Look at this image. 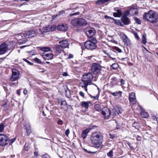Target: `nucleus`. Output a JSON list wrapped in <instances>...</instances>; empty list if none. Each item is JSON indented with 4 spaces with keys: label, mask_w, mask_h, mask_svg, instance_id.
I'll list each match as a JSON object with an SVG mask.
<instances>
[{
    "label": "nucleus",
    "mask_w": 158,
    "mask_h": 158,
    "mask_svg": "<svg viewBox=\"0 0 158 158\" xmlns=\"http://www.w3.org/2000/svg\"><path fill=\"white\" fill-rule=\"evenodd\" d=\"M90 139L94 147L98 149L101 145L103 140V136L100 132L97 131L93 133L91 135Z\"/></svg>",
    "instance_id": "1"
},
{
    "label": "nucleus",
    "mask_w": 158,
    "mask_h": 158,
    "mask_svg": "<svg viewBox=\"0 0 158 158\" xmlns=\"http://www.w3.org/2000/svg\"><path fill=\"white\" fill-rule=\"evenodd\" d=\"M143 17L146 20H148L149 19L157 20L158 19V14L157 13L153 11L150 10L147 13L145 14Z\"/></svg>",
    "instance_id": "2"
},
{
    "label": "nucleus",
    "mask_w": 158,
    "mask_h": 158,
    "mask_svg": "<svg viewBox=\"0 0 158 158\" xmlns=\"http://www.w3.org/2000/svg\"><path fill=\"white\" fill-rule=\"evenodd\" d=\"M10 142L9 137L3 134H0V146L1 147L7 145Z\"/></svg>",
    "instance_id": "3"
},
{
    "label": "nucleus",
    "mask_w": 158,
    "mask_h": 158,
    "mask_svg": "<svg viewBox=\"0 0 158 158\" xmlns=\"http://www.w3.org/2000/svg\"><path fill=\"white\" fill-rule=\"evenodd\" d=\"M102 67L101 65L98 63H93L92 65L91 71L94 74H97L101 71Z\"/></svg>",
    "instance_id": "4"
},
{
    "label": "nucleus",
    "mask_w": 158,
    "mask_h": 158,
    "mask_svg": "<svg viewBox=\"0 0 158 158\" xmlns=\"http://www.w3.org/2000/svg\"><path fill=\"white\" fill-rule=\"evenodd\" d=\"M85 47L86 48L90 50H93L96 49L97 45L94 42H92L91 40H89L85 43Z\"/></svg>",
    "instance_id": "5"
},
{
    "label": "nucleus",
    "mask_w": 158,
    "mask_h": 158,
    "mask_svg": "<svg viewBox=\"0 0 158 158\" xmlns=\"http://www.w3.org/2000/svg\"><path fill=\"white\" fill-rule=\"evenodd\" d=\"M19 72L18 70L15 69H12V76L10 80L11 81H14L18 80L19 78Z\"/></svg>",
    "instance_id": "6"
},
{
    "label": "nucleus",
    "mask_w": 158,
    "mask_h": 158,
    "mask_svg": "<svg viewBox=\"0 0 158 158\" xmlns=\"http://www.w3.org/2000/svg\"><path fill=\"white\" fill-rule=\"evenodd\" d=\"M11 48L8 46L7 44L3 43L0 45V55H2L5 53L9 49Z\"/></svg>",
    "instance_id": "7"
},
{
    "label": "nucleus",
    "mask_w": 158,
    "mask_h": 158,
    "mask_svg": "<svg viewBox=\"0 0 158 158\" xmlns=\"http://www.w3.org/2000/svg\"><path fill=\"white\" fill-rule=\"evenodd\" d=\"M72 24L75 26H84L86 25V20H71Z\"/></svg>",
    "instance_id": "8"
},
{
    "label": "nucleus",
    "mask_w": 158,
    "mask_h": 158,
    "mask_svg": "<svg viewBox=\"0 0 158 158\" xmlns=\"http://www.w3.org/2000/svg\"><path fill=\"white\" fill-rule=\"evenodd\" d=\"M85 32L88 37H92L95 35L96 31L93 28L89 27L85 30Z\"/></svg>",
    "instance_id": "9"
},
{
    "label": "nucleus",
    "mask_w": 158,
    "mask_h": 158,
    "mask_svg": "<svg viewBox=\"0 0 158 158\" xmlns=\"http://www.w3.org/2000/svg\"><path fill=\"white\" fill-rule=\"evenodd\" d=\"M101 113L104 118H107L110 114V109L105 107L102 109Z\"/></svg>",
    "instance_id": "10"
},
{
    "label": "nucleus",
    "mask_w": 158,
    "mask_h": 158,
    "mask_svg": "<svg viewBox=\"0 0 158 158\" xmlns=\"http://www.w3.org/2000/svg\"><path fill=\"white\" fill-rule=\"evenodd\" d=\"M93 76L91 73H89L83 75L82 81L89 82L93 78Z\"/></svg>",
    "instance_id": "11"
},
{
    "label": "nucleus",
    "mask_w": 158,
    "mask_h": 158,
    "mask_svg": "<svg viewBox=\"0 0 158 158\" xmlns=\"http://www.w3.org/2000/svg\"><path fill=\"white\" fill-rule=\"evenodd\" d=\"M24 37L29 38H32L36 35V33L34 30H30L24 34Z\"/></svg>",
    "instance_id": "12"
},
{
    "label": "nucleus",
    "mask_w": 158,
    "mask_h": 158,
    "mask_svg": "<svg viewBox=\"0 0 158 158\" xmlns=\"http://www.w3.org/2000/svg\"><path fill=\"white\" fill-rule=\"evenodd\" d=\"M114 23L118 26L121 27L124 25L129 24L130 23V20H114Z\"/></svg>",
    "instance_id": "13"
},
{
    "label": "nucleus",
    "mask_w": 158,
    "mask_h": 158,
    "mask_svg": "<svg viewBox=\"0 0 158 158\" xmlns=\"http://www.w3.org/2000/svg\"><path fill=\"white\" fill-rule=\"evenodd\" d=\"M129 98L130 102L133 105H135L136 104L137 100L135 93L132 92L129 95Z\"/></svg>",
    "instance_id": "14"
},
{
    "label": "nucleus",
    "mask_w": 158,
    "mask_h": 158,
    "mask_svg": "<svg viewBox=\"0 0 158 158\" xmlns=\"http://www.w3.org/2000/svg\"><path fill=\"white\" fill-rule=\"evenodd\" d=\"M123 112V110L121 107L119 106H115L113 109V115H119Z\"/></svg>",
    "instance_id": "15"
},
{
    "label": "nucleus",
    "mask_w": 158,
    "mask_h": 158,
    "mask_svg": "<svg viewBox=\"0 0 158 158\" xmlns=\"http://www.w3.org/2000/svg\"><path fill=\"white\" fill-rule=\"evenodd\" d=\"M68 29V26L65 24H59L57 27V29L61 31H65Z\"/></svg>",
    "instance_id": "16"
},
{
    "label": "nucleus",
    "mask_w": 158,
    "mask_h": 158,
    "mask_svg": "<svg viewBox=\"0 0 158 158\" xmlns=\"http://www.w3.org/2000/svg\"><path fill=\"white\" fill-rule=\"evenodd\" d=\"M59 44H60V46L61 48H68L69 44L66 40H63L60 41Z\"/></svg>",
    "instance_id": "17"
},
{
    "label": "nucleus",
    "mask_w": 158,
    "mask_h": 158,
    "mask_svg": "<svg viewBox=\"0 0 158 158\" xmlns=\"http://www.w3.org/2000/svg\"><path fill=\"white\" fill-rule=\"evenodd\" d=\"M50 31V27L49 26H46L43 28L42 30L39 28L38 30V32L40 35H42L44 32H48Z\"/></svg>",
    "instance_id": "18"
},
{
    "label": "nucleus",
    "mask_w": 158,
    "mask_h": 158,
    "mask_svg": "<svg viewBox=\"0 0 158 158\" xmlns=\"http://www.w3.org/2000/svg\"><path fill=\"white\" fill-rule=\"evenodd\" d=\"M131 15H136L138 13V10L136 6L131 7L129 10Z\"/></svg>",
    "instance_id": "19"
},
{
    "label": "nucleus",
    "mask_w": 158,
    "mask_h": 158,
    "mask_svg": "<svg viewBox=\"0 0 158 158\" xmlns=\"http://www.w3.org/2000/svg\"><path fill=\"white\" fill-rule=\"evenodd\" d=\"M109 94H111L113 96L115 97L118 98H119L121 96L122 93V92L119 91L112 92L110 91H109Z\"/></svg>",
    "instance_id": "20"
},
{
    "label": "nucleus",
    "mask_w": 158,
    "mask_h": 158,
    "mask_svg": "<svg viewBox=\"0 0 158 158\" xmlns=\"http://www.w3.org/2000/svg\"><path fill=\"white\" fill-rule=\"evenodd\" d=\"M25 33L23 34H17L16 36L17 39L19 40V42L20 44H22L24 43H25L26 40H24L23 41L22 40V39L23 38L22 35H23L24 36V34Z\"/></svg>",
    "instance_id": "21"
},
{
    "label": "nucleus",
    "mask_w": 158,
    "mask_h": 158,
    "mask_svg": "<svg viewBox=\"0 0 158 158\" xmlns=\"http://www.w3.org/2000/svg\"><path fill=\"white\" fill-rule=\"evenodd\" d=\"M25 127L24 130H26L25 132L26 135H29L32 132L31 126L29 124H27L26 126H24Z\"/></svg>",
    "instance_id": "22"
},
{
    "label": "nucleus",
    "mask_w": 158,
    "mask_h": 158,
    "mask_svg": "<svg viewBox=\"0 0 158 158\" xmlns=\"http://www.w3.org/2000/svg\"><path fill=\"white\" fill-rule=\"evenodd\" d=\"M90 131V129L89 128H87L82 131L81 136L83 139H84L86 138Z\"/></svg>",
    "instance_id": "23"
},
{
    "label": "nucleus",
    "mask_w": 158,
    "mask_h": 158,
    "mask_svg": "<svg viewBox=\"0 0 158 158\" xmlns=\"http://www.w3.org/2000/svg\"><path fill=\"white\" fill-rule=\"evenodd\" d=\"M42 57L45 60H49L52 59L53 55L51 53L43 55Z\"/></svg>",
    "instance_id": "24"
},
{
    "label": "nucleus",
    "mask_w": 158,
    "mask_h": 158,
    "mask_svg": "<svg viewBox=\"0 0 158 158\" xmlns=\"http://www.w3.org/2000/svg\"><path fill=\"white\" fill-rule=\"evenodd\" d=\"M116 12H114L113 14V16L115 17H120L122 15V12L121 10L119 9L115 10Z\"/></svg>",
    "instance_id": "25"
},
{
    "label": "nucleus",
    "mask_w": 158,
    "mask_h": 158,
    "mask_svg": "<svg viewBox=\"0 0 158 158\" xmlns=\"http://www.w3.org/2000/svg\"><path fill=\"white\" fill-rule=\"evenodd\" d=\"M90 102H89L83 101L81 102V105L82 107L88 109L89 107V103L91 104Z\"/></svg>",
    "instance_id": "26"
},
{
    "label": "nucleus",
    "mask_w": 158,
    "mask_h": 158,
    "mask_svg": "<svg viewBox=\"0 0 158 158\" xmlns=\"http://www.w3.org/2000/svg\"><path fill=\"white\" fill-rule=\"evenodd\" d=\"M132 127L138 131L140 127L139 123L137 122H135L132 124Z\"/></svg>",
    "instance_id": "27"
},
{
    "label": "nucleus",
    "mask_w": 158,
    "mask_h": 158,
    "mask_svg": "<svg viewBox=\"0 0 158 158\" xmlns=\"http://www.w3.org/2000/svg\"><path fill=\"white\" fill-rule=\"evenodd\" d=\"M89 85V82L87 81H82L80 83V86L82 88L87 87Z\"/></svg>",
    "instance_id": "28"
},
{
    "label": "nucleus",
    "mask_w": 158,
    "mask_h": 158,
    "mask_svg": "<svg viewBox=\"0 0 158 158\" xmlns=\"http://www.w3.org/2000/svg\"><path fill=\"white\" fill-rule=\"evenodd\" d=\"M95 109L97 111H99L102 110L101 107L99 104H95L94 106Z\"/></svg>",
    "instance_id": "29"
},
{
    "label": "nucleus",
    "mask_w": 158,
    "mask_h": 158,
    "mask_svg": "<svg viewBox=\"0 0 158 158\" xmlns=\"http://www.w3.org/2000/svg\"><path fill=\"white\" fill-rule=\"evenodd\" d=\"M123 42L124 44L128 46H130L131 45V42L128 37L124 40Z\"/></svg>",
    "instance_id": "30"
},
{
    "label": "nucleus",
    "mask_w": 158,
    "mask_h": 158,
    "mask_svg": "<svg viewBox=\"0 0 158 158\" xmlns=\"http://www.w3.org/2000/svg\"><path fill=\"white\" fill-rule=\"evenodd\" d=\"M140 115L142 117L144 118H147L148 116V114L147 113L144 111H142L141 112Z\"/></svg>",
    "instance_id": "31"
},
{
    "label": "nucleus",
    "mask_w": 158,
    "mask_h": 158,
    "mask_svg": "<svg viewBox=\"0 0 158 158\" xmlns=\"http://www.w3.org/2000/svg\"><path fill=\"white\" fill-rule=\"evenodd\" d=\"M15 43L12 41H11L10 42L9 44H7L8 46H9L10 47H11V48H10V49H9L8 50H10L12 49H13L15 47Z\"/></svg>",
    "instance_id": "32"
},
{
    "label": "nucleus",
    "mask_w": 158,
    "mask_h": 158,
    "mask_svg": "<svg viewBox=\"0 0 158 158\" xmlns=\"http://www.w3.org/2000/svg\"><path fill=\"white\" fill-rule=\"evenodd\" d=\"M120 36H121L122 39H123V41L124 40L127 38V36L123 33L122 32L120 33Z\"/></svg>",
    "instance_id": "33"
},
{
    "label": "nucleus",
    "mask_w": 158,
    "mask_h": 158,
    "mask_svg": "<svg viewBox=\"0 0 158 158\" xmlns=\"http://www.w3.org/2000/svg\"><path fill=\"white\" fill-rule=\"evenodd\" d=\"M152 119L153 123H155L156 122L158 125V116H153Z\"/></svg>",
    "instance_id": "34"
},
{
    "label": "nucleus",
    "mask_w": 158,
    "mask_h": 158,
    "mask_svg": "<svg viewBox=\"0 0 158 158\" xmlns=\"http://www.w3.org/2000/svg\"><path fill=\"white\" fill-rule=\"evenodd\" d=\"M107 156L110 158H112L113 156V152L112 150L110 151L107 153Z\"/></svg>",
    "instance_id": "35"
},
{
    "label": "nucleus",
    "mask_w": 158,
    "mask_h": 158,
    "mask_svg": "<svg viewBox=\"0 0 158 158\" xmlns=\"http://www.w3.org/2000/svg\"><path fill=\"white\" fill-rule=\"evenodd\" d=\"M111 66L114 69H116L118 67V64L117 63H114L112 64Z\"/></svg>",
    "instance_id": "36"
},
{
    "label": "nucleus",
    "mask_w": 158,
    "mask_h": 158,
    "mask_svg": "<svg viewBox=\"0 0 158 158\" xmlns=\"http://www.w3.org/2000/svg\"><path fill=\"white\" fill-rule=\"evenodd\" d=\"M34 60L37 63L39 64H45V63H44V62H41V60H40L39 59L37 58H35L34 59Z\"/></svg>",
    "instance_id": "37"
},
{
    "label": "nucleus",
    "mask_w": 158,
    "mask_h": 158,
    "mask_svg": "<svg viewBox=\"0 0 158 158\" xmlns=\"http://www.w3.org/2000/svg\"><path fill=\"white\" fill-rule=\"evenodd\" d=\"M41 50L43 52H47L50 51V48L49 47H44L41 48Z\"/></svg>",
    "instance_id": "38"
},
{
    "label": "nucleus",
    "mask_w": 158,
    "mask_h": 158,
    "mask_svg": "<svg viewBox=\"0 0 158 158\" xmlns=\"http://www.w3.org/2000/svg\"><path fill=\"white\" fill-rule=\"evenodd\" d=\"M61 46H60V44L57 45L55 47L56 50L59 52H60L62 50V49H61Z\"/></svg>",
    "instance_id": "39"
},
{
    "label": "nucleus",
    "mask_w": 158,
    "mask_h": 158,
    "mask_svg": "<svg viewBox=\"0 0 158 158\" xmlns=\"http://www.w3.org/2000/svg\"><path fill=\"white\" fill-rule=\"evenodd\" d=\"M4 123H3L0 124V132H3L4 131Z\"/></svg>",
    "instance_id": "40"
},
{
    "label": "nucleus",
    "mask_w": 158,
    "mask_h": 158,
    "mask_svg": "<svg viewBox=\"0 0 158 158\" xmlns=\"http://www.w3.org/2000/svg\"><path fill=\"white\" fill-rule=\"evenodd\" d=\"M56 28H57V27L56 25H52L50 27V31L51 30L52 31H54L56 30Z\"/></svg>",
    "instance_id": "41"
},
{
    "label": "nucleus",
    "mask_w": 158,
    "mask_h": 158,
    "mask_svg": "<svg viewBox=\"0 0 158 158\" xmlns=\"http://www.w3.org/2000/svg\"><path fill=\"white\" fill-rule=\"evenodd\" d=\"M130 148L132 149H135L136 148V144L135 143H131Z\"/></svg>",
    "instance_id": "42"
},
{
    "label": "nucleus",
    "mask_w": 158,
    "mask_h": 158,
    "mask_svg": "<svg viewBox=\"0 0 158 158\" xmlns=\"http://www.w3.org/2000/svg\"><path fill=\"white\" fill-rule=\"evenodd\" d=\"M88 37L90 38L89 40H91L92 42H94L95 44L97 43V40L94 37H93V36H92V37Z\"/></svg>",
    "instance_id": "43"
},
{
    "label": "nucleus",
    "mask_w": 158,
    "mask_h": 158,
    "mask_svg": "<svg viewBox=\"0 0 158 158\" xmlns=\"http://www.w3.org/2000/svg\"><path fill=\"white\" fill-rule=\"evenodd\" d=\"M104 53L109 57L112 59V60H114V61H116V59L115 58H112L109 53L106 52H105Z\"/></svg>",
    "instance_id": "44"
},
{
    "label": "nucleus",
    "mask_w": 158,
    "mask_h": 158,
    "mask_svg": "<svg viewBox=\"0 0 158 158\" xmlns=\"http://www.w3.org/2000/svg\"><path fill=\"white\" fill-rule=\"evenodd\" d=\"M142 42L144 44H145L147 42L146 37L144 35L142 36Z\"/></svg>",
    "instance_id": "45"
},
{
    "label": "nucleus",
    "mask_w": 158,
    "mask_h": 158,
    "mask_svg": "<svg viewBox=\"0 0 158 158\" xmlns=\"http://www.w3.org/2000/svg\"><path fill=\"white\" fill-rule=\"evenodd\" d=\"M66 96L69 98H70L71 96L69 91L68 92L67 91H66Z\"/></svg>",
    "instance_id": "46"
},
{
    "label": "nucleus",
    "mask_w": 158,
    "mask_h": 158,
    "mask_svg": "<svg viewBox=\"0 0 158 158\" xmlns=\"http://www.w3.org/2000/svg\"><path fill=\"white\" fill-rule=\"evenodd\" d=\"M132 33L135 36V38L136 39H137V40H139V37L137 32H136L135 31H134L132 32Z\"/></svg>",
    "instance_id": "47"
},
{
    "label": "nucleus",
    "mask_w": 158,
    "mask_h": 158,
    "mask_svg": "<svg viewBox=\"0 0 158 158\" xmlns=\"http://www.w3.org/2000/svg\"><path fill=\"white\" fill-rule=\"evenodd\" d=\"M29 148V146L28 144H27V143H26L24 146V150L25 151H27V150H28Z\"/></svg>",
    "instance_id": "48"
},
{
    "label": "nucleus",
    "mask_w": 158,
    "mask_h": 158,
    "mask_svg": "<svg viewBox=\"0 0 158 158\" xmlns=\"http://www.w3.org/2000/svg\"><path fill=\"white\" fill-rule=\"evenodd\" d=\"M129 19L127 17V16H126L124 14L123 15L121 19V20H128Z\"/></svg>",
    "instance_id": "49"
},
{
    "label": "nucleus",
    "mask_w": 158,
    "mask_h": 158,
    "mask_svg": "<svg viewBox=\"0 0 158 158\" xmlns=\"http://www.w3.org/2000/svg\"><path fill=\"white\" fill-rule=\"evenodd\" d=\"M60 105L61 106L64 105V106H67V102L65 100L62 101L61 102Z\"/></svg>",
    "instance_id": "50"
},
{
    "label": "nucleus",
    "mask_w": 158,
    "mask_h": 158,
    "mask_svg": "<svg viewBox=\"0 0 158 158\" xmlns=\"http://www.w3.org/2000/svg\"><path fill=\"white\" fill-rule=\"evenodd\" d=\"M16 140V138L15 137L13 139H10V145L11 144L13 143Z\"/></svg>",
    "instance_id": "51"
},
{
    "label": "nucleus",
    "mask_w": 158,
    "mask_h": 158,
    "mask_svg": "<svg viewBox=\"0 0 158 158\" xmlns=\"http://www.w3.org/2000/svg\"><path fill=\"white\" fill-rule=\"evenodd\" d=\"M83 149L85 152H86L88 153H89V154L94 153L96 152H92L90 151H88L85 148H84Z\"/></svg>",
    "instance_id": "52"
},
{
    "label": "nucleus",
    "mask_w": 158,
    "mask_h": 158,
    "mask_svg": "<svg viewBox=\"0 0 158 158\" xmlns=\"http://www.w3.org/2000/svg\"><path fill=\"white\" fill-rule=\"evenodd\" d=\"M42 158H50V156L48 154L43 155L42 156Z\"/></svg>",
    "instance_id": "53"
},
{
    "label": "nucleus",
    "mask_w": 158,
    "mask_h": 158,
    "mask_svg": "<svg viewBox=\"0 0 158 158\" xmlns=\"http://www.w3.org/2000/svg\"><path fill=\"white\" fill-rule=\"evenodd\" d=\"M130 12L129 10H126L125 11L124 13V14L126 15V16H129V15H130Z\"/></svg>",
    "instance_id": "54"
},
{
    "label": "nucleus",
    "mask_w": 158,
    "mask_h": 158,
    "mask_svg": "<svg viewBox=\"0 0 158 158\" xmlns=\"http://www.w3.org/2000/svg\"><path fill=\"white\" fill-rule=\"evenodd\" d=\"M28 64H29L30 65H32L33 64V63H32L31 62H30L28 60H27L26 59H23Z\"/></svg>",
    "instance_id": "55"
},
{
    "label": "nucleus",
    "mask_w": 158,
    "mask_h": 158,
    "mask_svg": "<svg viewBox=\"0 0 158 158\" xmlns=\"http://www.w3.org/2000/svg\"><path fill=\"white\" fill-rule=\"evenodd\" d=\"M70 131L69 129H67L65 132V135L68 136L69 134Z\"/></svg>",
    "instance_id": "56"
},
{
    "label": "nucleus",
    "mask_w": 158,
    "mask_h": 158,
    "mask_svg": "<svg viewBox=\"0 0 158 158\" xmlns=\"http://www.w3.org/2000/svg\"><path fill=\"white\" fill-rule=\"evenodd\" d=\"M90 96L91 98H94L95 100H98V98L99 95H96V96H94V97H93L91 95H90Z\"/></svg>",
    "instance_id": "57"
},
{
    "label": "nucleus",
    "mask_w": 158,
    "mask_h": 158,
    "mask_svg": "<svg viewBox=\"0 0 158 158\" xmlns=\"http://www.w3.org/2000/svg\"><path fill=\"white\" fill-rule=\"evenodd\" d=\"M79 95L81 96V97H83L84 98L85 94L83 92H82L81 91H80L79 92Z\"/></svg>",
    "instance_id": "58"
},
{
    "label": "nucleus",
    "mask_w": 158,
    "mask_h": 158,
    "mask_svg": "<svg viewBox=\"0 0 158 158\" xmlns=\"http://www.w3.org/2000/svg\"><path fill=\"white\" fill-rule=\"evenodd\" d=\"M116 51H117L119 53H121L122 52L121 49L119 48H118L116 47Z\"/></svg>",
    "instance_id": "59"
},
{
    "label": "nucleus",
    "mask_w": 158,
    "mask_h": 158,
    "mask_svg": "<svg viewBox=\"0 0 158 158\" xmlns=\"http://www.w3.org/2000/svg\"><path fill=\"white\" fill-rule=\"evenodd\" d=\"M136 139L137 141H140L141 140V137L139 135H137Z\"/></svg>",
    "instance_id": "60"
},
{
    "label": "nucleus",
    "mask_w": 158,
    "mask_h": 158,
    "mask_svg": "<svg viewBox=\"0 0 158 158\" xmlns=\"http://www.w3.org/2000/svg\"><path fill=\"white\" fill-rule=\"evenodd\" d=\"M105 19H112L113 20H115L114 18H112L110 17H109V16H108L106 15H105Z\"/></svg>",
    "instance_id": "61"
},
{
    "label": "nucleus",
    "mask_w": 158,
    "mask_h": 158,
    "mask_svg": "<svg viewBox=\"0 0 158 158\" xmlns=\"http://www.w3.org/2000/svg\"><path fill=\"white\" fill-rule=\"evenodd\" d=\"M57 123L59 125H62L63 123V122L62 120H60L58 121Z\"/></svg>",
    "instance_id": "62"
},
{
    "label": "nucleus",
    "mask_w": 158,
    "mask_h": 158,
    "mask_svg": "<svg viewBox=\"0 0 158 158\" xmlns=\"http://www.w3.org/2000/svg\"><path fill=\"white\" fill-rule=\"evenodd\" d=\"M120 82L121 83V84H122V85H124V84H125V81L123 79H121L120 80Z\"/></svg>",
    "instance_id": "63"
},
{
    "label": "nucleus",
    "mask_w": 158,
    "mask_h": 158,
    "mask_svg": "<svg viewBox=\"0 0 158 158\" xmlns=\"http://www.w3.org/2000/svg\"><path fill=\"white\" fill-rule=\"evenodd\" d=\"M152 24H155L157 23V20H151L150 22Z\"/></svg>",
    "instance_id": "64"
}]
</instances>
